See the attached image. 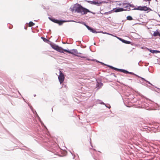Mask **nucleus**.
Segmentation results:
<instances>
[{"instance_id":"obj_25","label":"nucleus","mask_w":160,"mask_h":160,"mask_svg":"<svg viewBox=\"0 0 160 160\" xmlns=\"http://www.w3.org/2000/svg\"><path fill=\"white\" fill-rule=\"evenodd\" d=\"M115 37H116L117 38H118L119 40H120L122 42V40L123 39L121 38H120L119 37H117V36H115Z\"/></svg>"},{"instance_id":"obj_33","label":"nucleus","mask_w":160,"mask_h":160,"mask_svg":"<svg viewBox=\"0 0 160 160\" xmlns=\"http://www.w3.org/2000/svg\"><path fill=\"white\" fill-rule=\"evenodd\" d=\"M109 35H111V36H114V37H115V36H114V35H113L112 34H109Z\"/></svg>"},{"instance_id":"obj_4","label":"nucleus","mask_w":160,"mask_h":160,"mask_svg":"<svg viewBox=\"0 0 160 160\" xmlns=\"http://www.w3.org/2000/svg\"><path fill=\"white\" fill-rule=\"evenodd\" d=\"M132 9H136L137 10H143L145 11H149L151 10V9L150 8H148L147 7L145 6L143 7L138 6L137 8H134Z\"/></svg>"},{"instance_id":"obj_5","label":"nucleus","mask_w":160,"mask_h":160,"mask_svg":"<svg viewBox=\"0 0 160 160\" xmlns=\"http://www.w3.org/2000/svg\"><path fill=\"white\" fill-rule=\"evenodd\" d=\"M87 2L90 3L92 4H93L94 5H96L98 6L100 5V4L102 3H105V1H87Z\"/></svg>"},{"instance_id":"obj_9","label":"nucleus","mask_w":160,"mask_h":160,"mask_svg":"<svg viewBox=\"0 0 160 160\" xmlns=\"http://www.w3.org/2000/svg\"><path fill=\"white\" fill-rule=\"evenodd\" d=\"M153 35L155 37L158 36H160V33L159 32V31L158 30H157L156 31L154 32Z\"/></svg>"},{"instance_id":"obj_16","label":"nucleus","mask_w":160,"mask_h":160,"mask_svg":"<svg viewBox=\"0 0 160 160\" xmlns=\"http://www.w3.org/2000/svg\"><path fill=\"white\" fill-rule=\"evenodd\" d=\"M91 32H92L93 33H97L98 32L96 31L95 30L93 29L92 28H91V29H90L89 30Z\"/></svg>"},{"instance_id":"obj_3","label":"nucleus","mask_w":160,"mask_h":160,"mask_svg":"<svg viewBox=\"0 0 160 160\" xmlns=\"http://www.w3.org/2000/svg\"><path fill=\"white\" fill-rule=\"evenodd\" d=\"M49 19L53 22L58 24L59 25H62L63 22H68L67 21L65 20H59L57 19H55L54 18H49Z\"/></svg>"},{"instance_id":"obj_35","label":"nucleus","mask_w":160,"mask_h":160,"mask_svg":"<svg viewBox=\"0 0 160 160\" xmlns=\"http://www.w3.org/2000/svg\"><path fill=\"white\" fill-rule=\"evenodd\" d=\"M36 96V95H34V97Z\"/></svg>"},{"instance_id":"obj_37","label":"nucleus","mask_w":160,"mask_h":160,"mask_svg":"<svg viewBox=\"0 0 160 160\" xmlns=\"http://www.w3.org/2000/svg\"><path fill=\"white\" fill-rule=\"evenodd\" d=\"M156 1H157V0H155Z\"/></svg>"},{"instance_id":"obj_34","label":"nucleus","mask_w":160,"mask_h":160,"mask_svg":"<svg viewBox=\"0 0 160 160\" xmlns=\"http://www.w3.org/2000/svg\"><path fill=\"white\" fill-rule=\"evenodd\" d=\"M107 34L109 35V34H110V33H108L107 32Z\"/></svg>"},{"instance_id":"obj_22","label":"nucleus","mask_w":160,"mask_h":160,"mask_svg":"<svg viewBox=\"0 0 160 160\" xmlns=\"http://www.w3.org/2000/svg\"><path fill=\"white\" fill-rule=\"evenodd\" d=\"M85 26L87 27V28H88V30H90V29H91V28H90V27H89V26H88V25L86 24H84Z\"/></svg>"},{"instance_id":"obj_2","label":"nucleus","mask_w":160,"mask_h":160,"mask_svg":"<svg viewBox=\"0 0 160 160\" xmlns=\"http://www.w3.org/2000/svg\"><path fill=\"white\" fill-rule=\"evenodd\" d=\"M108 67L112 69L120 71L121 72H122L125 73H130L131 74L134 75L135 76V75H136L135 74L132 72H128V71H126L125 70L117 68H114V67H113L112 66H110V65H108Z\"/></svg>"},{"instance_id":"obj_13","label":"nucleus","mask_w":160,"mask_h":160,"mask_svg":"<svg viewBox=\"0 0 160 160\" xmlns=\"http://www.w3.org/2000/svg\"><path fill=\"white\" fill-rule=\"evenodd\" d=\"M122 42L128 44H130L131 43V42L130 41H126V40H125L123 39L122 40Z\"/></svg>"},{"instance_id":"obj_17","label":"nucleus","mask_w":160,"mask_h":160,"mask_svg":"<svg viewBox=\"0 0 160 160\" xmlns=\"http://www.w3.org/2000/svg\"><path fill=\"white\" fill-rule=\"evenodd\" d=\"M52 47L53 48L56 50L58 49V46L53 45H52Z\"/></svg>"},{"instance_id":"obj_20","label":"nucleus","mask_w":160,"mask_h":160,"mask_svg":"<svg viewBox=\"0 0 160 160\" xmlns=\"http://www.w3.org/2000/svg\"><path fill=\"white\" fill-rule=\"evenodd\" d=\"M34 25V23H33L32 22H30L29 23V27H31L33 26Z\"/></svg>"},{"instance_id":"obj_10","label":"nucleus","mask_w":160,"mask_h":160,"mask_svg":"<svg viewBox=\"0 0 160 160\" xmlns=\"http://www.w3.org/2000/svg\"><path fill=\"white\" fill-rule=\"evenodd\" d=\"M103 85V84L101 82H97L96 86L97 88L98 89H99Z\"/></svg>"},{"instance_id":"obj_15","label":"nucleus","mask_w":160,"mask_h":160,"mask_svg":"<svg viewBox=\"0 0 160 160\" xmlns=\"http://www.w3.org/2000/svg\"><path fill=\"white\" fill-rule=\"evenodd\" d=\"M70 53H72L73 54H77L78 53V51L77 50H73L72 51V52H71Z\"/></svg>"},{"instance_id":"obj_12","label":"nucleus","mask_w":160,"mask_h":160,"mask_svg":"<svg viewBox=\"0 0 160 160\" xmlns=\"http://www.w3.org/2000/svg\"><path fill=\"white\" fill-rule=\"evenodd\" d=\"M58 49L56 50L57 51L61 52H63V49L61 48L58 47Z\"/></svg>"},{"instance_id":"obj_28","label":"nucleus","mask_w":160,"mask_h":160,"mask_svg":"<svg viewBox=\"0 0 160 160\" xmlns=\"http://www.w3.org/2000/svg\"><path fill=\"white\" fill-rule=\"evenodd\" d=\"M108 13H110V12H105L104 13V14H107Z\"/></svg>"},{"instance_id":"obj_23","label":"nucleus","mask_w":160,"mask_h":160,"mask_svg":"<svg viewBox=\"0 0 160 160\" xmlns=\"http://www.w3.org/2000/svg\"><path fill=\"white\" fill-rule=\"evenodd\" d=\"M104 105H105V106L106 107H107V108H110V107H111L110 106L109 104H105Z\"/></svg>"},{"instance_id":"obj_1","label":"nucleus","mask_w":160,"mask_h":160,"mask_svg":"<svg viewBox=\"0 0 160 160\" xmlns=\"http://www.w3.org/2000/svg\"><path fill=\"white\" fill-rule=\"evenodd\" d=\"M74 8L76 12L82 14H86L88 12L92 13L89 10L83 7L81 5L79 4H75Z\"/></svg>"},{"instance_id":"obj_29","label":"nucleus","mask_w":160,"mask_h":160,"mask_svg":"<svg viewBox=\"0 0 160 160\" xmlns=\"http://www.w3.org/2000/svg\"><path fill=\"white\" fill-rule=\"evenodd\" d=\"M158 51L157 50H153V52L154 53V52H157Z\"/></svg>"},{"instance_id":"obj_30","label":"nucleus","mask_w":160,"mask_h":160,"mask_svg":"<svg viewBox=\"0 0 160 160\" xmlns=\"http://www.w3.org/2000/svg\"><path fill=\"white\" fill-rule=\"evenodd\" d=\"M151 0H146V1H148V3L149 4L150 3V1H151Z\"/></svg>"},{"instance_id":"obj_36","label":"nucleus","mask_w":160,"mask_h":160,"mask_svg":"<svg viewBox=\"0 0 160 160\" xmlns=\"http://www.w3.org/2000/svg\"><path fill=\"white\" fill-rule=\"evenodd\" d=\"M94 45H96V43H94Z\"/></svg>"},{"instance_id":"obj_21","label":"nucleus","mask_w":160,"mask_h":160,"mask_svg":"<svg viewBox=\"0 0 160 160\" xmlns=\"http://www.w3.org/2000/svg\"><path fill=\"white\" fill-rule=\"evenodd\" d=\"M127 19L129 20H132V18L131 16H129L127 17Z\"/></svg>"},{"instance_id":"obj_27","label":"nucleus","mask_w":160,"mask_h":160,"mask_svg":"<svg viewBox=\"0 0 160 160\" xmlns=\"http://www.w3.org/2000/svg\"><path fill=\"white\" fill-rule=\"evenodd\" d=\"M117 5L122 6V3H117Z\"/></svg>"},{"instance_id":"obj_8","label":"nucleus","mask_w":160,"mask_h":160,"mask_svg":"<svg viewBox=\"0 0 160 160\" xmlns=\"http://www.w3.org/2000/svg\"><path fill=\"white\" fill-rule=\"evenodd\" d=\"M124 9L122 8H114L113 10H114V12H121L123 11Z\"/></svg>"},{"instance_id":"obj_7","label":"nucleus","mask_w":160,"mask_h":160,"mask_svg":"<svg viewBox=\"0 0 160 160\" xmlns=\"http://www.w3.org/2000/svg\"><path fill=\"white\" fill-rule=\"evenodd\" d=\"M128 3H123L122 4V6L123 8H125L124 10H128Z\"/></svg>"},{"instance_id":"obj_32","label":"nucleus","mask_w":160,"mask_h":160,"mask_svg":"<svg viewBox=\"0 0 160 160\" xmlns=\"http://www.w3.org/2000/svg\"><path fill=\"white\" fill-rule=\"evenodd\" d=\"M30 108L32 110V106H30Z\"/></svg>"},{"instance_id":"obj_18","label":"nucleus","mask_w":160,"mask_h":160,"mask_svg":"<svg viewBox=\"0 0 160 160\" xmlns=\"http://www.w3.org/2000/svg\"><path fill=\"white\" fill-rule=\"evenodd\" d=\"M41 38L43 40V41L45 42H48V41H49V40H48L46 38H44L43 37H42Z\"/></svg>"},{"instance_id":"obj_11","label":"nucleus","mask_w":160,"mask_h":160,"mask_svg":"<svg viewBox=\"0 0 160 160\" xmlns=\"http://www.w3.org/2000/svg\"><path fill=\"white\" fill-rule=\"evenodd\" d=\"M135 76H136L137 77H138V78H141V79H142V80H144V81H146V82H148V83H149V84H151V85H152V84H151V83H150V82H149V81H147V80H146V79H145L144 78H142V77H140V76H138V75H135Z\"/></svg>"},{"instance_id":"obj_24","label":"nucleus","mask_w":160,"mask_h":160,"mask_svg":"<svg viewBox=\"0 0 160 160\" xmlns=\"http://www.w3.org/2000/svg\"><path fill=\"white\" fill-rule=\"evenodd\" d=\"M37 116H38V119H39V121L40 122H41V124H43V123H42V121H41V120L40 119V118L38 116L37 114Z\"/></svg>"},{"instance_id":"obj_14","label":"nucleus","mask_w":160,"mask_h":160,"mask_svg":"<svg viewBox=\"0 0 160 160\" xmlns=\"http://www.w3.org/2000/svg\"><path fill=\"white\" fill-rule=\"evenodd\" d=\"M128 6H129V7H128V10H133L132 9L133 8H133L134 7V6L133 5H131V4H130L129 3H128Z\"/></svg>"},{"instance_id":"obj_6","label":"nucleus","mask_w":160,"mask_h":160,"mask_svg":"<svg viewBox=\"0 0 160 160\" xmlns=\"http://www.w3.org/2000/svg\"><path fill=\"white\" fill-rule=\"evenodd\" d=\"M58 78L60 83L61 84L62 83L64 80L65 77L61 71H60V74L58 76Z\"/></svg>"},{"instance_id":"obj_26","label":"nucleus","mask_w":160,"mask_h":160,"mask_svg":"<svg viewBox=\"0 0 160 160\" xmlns=\"http://www.w3.org/2000/svg\"><path fill=\"white\" fill-rule=\"evenodd\" d=\"M63 50L64 51H65V52H68L69 53H71V52H70V51H69L68 50H67L64 49V50Z\"/></svg>"},{"instance_id":"obj_19","label":"nucleus","mask_w":160,"mask_h":160,"mask_svg":"<svg viewBox=\"0 0 160 160\" xmlns=\"http://www.w3.org/2000/svg\"><path fill=\"white\" fill-rule=\"evenodd\" d=\"M97 103H100L101 104H105V103L102 101L100 100H98L97 101Z\"/></svg>"},{"instance_id":"obj_31","label":"nucleus","mask_w":160,"mask_h":160,"mask_svg":"<svg viewBox=\"0 0 160 160\" xmlns=\"http://www.w3.org/2000/svg\"><path fill=\"white\" fill-rule=\"evenodd\" d=\"M102 32L104 34H107V32Z\"/></svg>"}]
</instances>
